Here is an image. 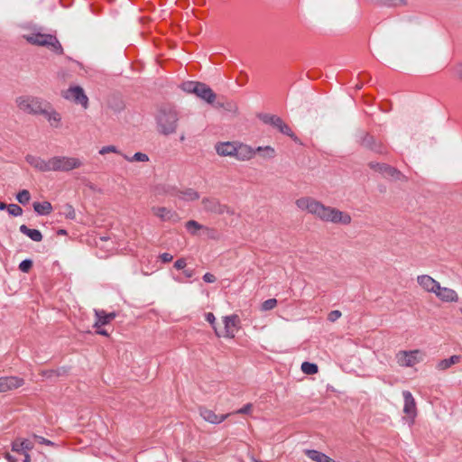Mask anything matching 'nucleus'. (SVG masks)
Returning a JSON list of instances; mask_svg holds the SVG:
<instances>
[{
  "mask_svg": "<svg viewBox=\"0 0 462 462\" xmlns=\"http://www.w3.org/2000/svg\"><path fill=\"white\" fill-rule=\"evenodd\" d=\"M296 205L300 209L307 211L325 222L341 225H348L351 223L352 218L349 214L335 208L325 206L310 197L297 199Z\"/></svg>",
  "mask_w": 462,
  "mask_h": 462,
  "instance_id": "1",
  "label": "nucleus"
},
{
  "mask_svg": "<svg viewBox=\"0 0 462 462\" xmlns=\"http://www.w3.org/2000/svg\"><path fill=\"white\" fill-rule=\"evenodd\" d=\"M25 161L36 171L42 172L61 171L67 172L83 166V161L78 157L56 155L49 159L28 154Z\"/></svg>",
  "mask_w": 462,
  "mask_h": 462,
  "instance_id": "2",
  "label": "nucleus"
},
{
  "mask_svg": "<svg viewBox=\"0 0 462 462\" xmlns=\"http://www.w3.org/2000/svg\"><path fill=\"white\" fill-rule=\"evenodd\" d=\"M179 116L175 109L171 107H162L159 110L156 116L157 128L160 134L170 135L176 132Z\"/></svg>",
  "mask_w": 462,
  "mask_h": 462,
  "instance_id": "3",
  "label": "nucleus"
},
{
  "mask_svg": "<svg viewBox=\"0 0 462 462\" xmlns=\"http://www.w3.org/2000/svg\"><path fill=\"white\" fill-rule=\"evenodd\" d=\"M24 39L33 44L38 46H45L48 47L51 51L55 53L61 54L62 47L56 36L49 33H42L38 30H34L25 35H23Z\"/></svg>",
  "mask_w": 462,
  "mask_h": 462,
  "instance_id": "4",
  "label": "nucleus"
},
{
  "mask_svg": "<svg viewBox=\"0 0 462 462\" xmlns=\"http://www.w3.org/2000/svg\"><path fill=\"white\" fill-rule=\"evenodd\" d=\"M180 88L186 93L195 94L208 104H213L216 99L214 91L207 84L202 82L185 81L180 85Z\"/></svg>",
  "mask_w": 462,
  "mask_h": 462,
  "instance_id": "5",
  "label": "nucleus"
},
{
  "mask_svg": "<svg viewBox=\"0 0 462 462\" xmlns=\"http://www.w3.org/2000/svg\"><path fill=\"white\" fill-rule=\"evenodd\" d=\"M16 104L20 110L33 115H42L46 106L42 98L35 97H19Z\"/></svg>",
  "mask_w": 462,
  "mask_h": 462,
  "instance_id": "6",
  "label": "nucleus"
},
{
  "mask_svg": "<svg viewBox=\"0 0 462 462\" xmlns=\"http://www.w3.org/2000/svg\"><path fill=\"white\" fill-rule=\"evenodd\" d=\"M424 355L420 350H401L396 353L397 364L402 367H412L423 360Z\"/></svg>",
  "mask_w": 462,
  "mask_h": 462,
  "instance_id": "7",
  "label": "nucleus"
},
{
  "mask_svg": "<svg viewBox=\"0 0 462 462\" xmlns=\"http://www.w3.org/2000/svg\"><path fill=\"white\" fill-rule=\"evenodd\" d=\"M62 97L66 100L80 105L84 109L88 107V97L84 89L79 86H71L62 92Z\"/></svg>",
  "mask_w": 462,
  "mask_h": 462,
  "instance_id": "8",
  "label": "nucleus"
},
{
  "mask_svg": "<svg viewBox=\"0 0 462 462\" xmlns=\"http://www.w3.org/2000/svg\"><path fill=\"white\" fill-rule=\"evenodd\" d=\"M259 118L264 124L270 125L277 128L282 134L292 138L293 140L297 139L290 126L287 124H285L280 116L270 114H262L259 116Z\"/></svg>",
  "mask_w": 462,
  "mask_h": 462,
  "instance_id": "9",
  "label": "nucleus"
},
{
  "mask_svg": "<svg viewBox=\"0 0 462 462\" xmlns=\"http://www.w3.org/2000/svg\"><path fill=\"white\" fill-rule=\"evenodd\" d=\"M24 384V380L18 376L0 377V393L17 389Z\"/></svg>",
  "mask_w": 462,
  "mask_h": 462,
  "instance_id": "10",
  "label": "nucleus"
},
{
  "mask_svg": "<svg viewBox=\"0 0 462 462\" xmlns=\"http://www.w3.org/2000/svg\"><path fill=\"white\" fill-rule=\"evenodd\" d=\"M256 153V148H253L252 146L243 143H236V154L235 158L238 161H249L254 157Z\"/></svg>",
  "mask_w": 462,
  "mask_h": 462,
  "instance_id": "11",
  "label": "nucleus"
},
{
  "mask_svg": "<svg viewBox=\"0 0 462 462\" xmlns=\"http://www.w3.org/2000/svg\"><path fill=\"white\" fill-rule=\"evenodd\" d=\"M404 405H403V412L411 418V421L414 420L417 415L416 402L415 400L409 391L402 392Z\"/></svg>",
  "mask_w": 462,
  "mask_h": 462,
  "instance_id": "12",
  "label": "nucleus"
},
{
  "mask_svg": "<svg viewBox=\"0 0 462 462\" xmlns=\"http://www.w3.org/2000/svg\"><path fill=\"white\" fill-rule=\"evenodd\" d=\"M152 213L162 221H171L173 223H177L180 219V217L175 211L164 207H154L152 208Z\"/></svg>",
  "mask_w": 462,
  "mask_h": 462,
  "instance_id": "13",
  "label": "nucleus"
},
{
  "mask_svg": "<svg viewBox=\"0 0 462 462\" xmlns=\"http://www.w3.org/2000/svg\"><path fill=\"white\" fill-rule=\"evenodd\" d=\"M96 320L94 328H99L105 325L109 324L113 319H116V313L115 311L106 312L104 310H94Z\"/></svg>",
  "mask_w": 462,
  "mask_h": 462,
  "instance_id": "14",
  "label": "nucleus"
},
{
  "mask_svg": "<svg viewBox=\"0 0 462 462\" xmlns=\"http://www.w3.org/2000/svg\"><path fill=\"white\" fill-rule=\"evenodd\" d=\"M417 282L423 290L434 294L436 291L439 290L440 284L439 282L427 274L419 275L417 277Z\"/></svg>",
  "mask_w": 462,
  "mask_h": 462,
  "instance_id": "15",
  "label": "nucleus"
},
{
  "mask_svg": "<svg viewBox=\"0 0 462 462\" xmlns=\"http://www.w3.org/2000/svg\"><path fill=\"white\" fill-rule=\"evenodd\" d=\"M435 295L444 302H457L458 295L456 291L448 287H441L436 291Z\"/></svg>",
  "mask_w": 462,
  "mask_h": 462,
  "instance_id": "16",
  "label": "nucleus"
},
{
  "mask_svg": "<svg viewBox=\"0 0 462 462\" xmlns=\"http://www.w3.org/2000/svg\"><path fill=\"white\" fill-rule=\"evenodd\" d=\"M203 208L208 212L223 214L226 211V207L222 205L217 199L205 198L202 199Z\"/></svg>",
  "mask_w": 462,
  "mask_h": 462,
  "instance_id": "17",
  "label": "nucleus"
},
{
  "mask_svg": "<svg viewBox=\"0 0 462 462\" xmlns=\"http://www.w3.org/2000/svg\"><path fill=\"white\" fill-rule=\"evenodd\" d=\"M236 143L237 142H223V143H217L215 145V149L217 153L219 156H230L235 157L236 154Z\"/></svg>",
  "mask_w": 462,
  "mask_h": 462,
  "instance_id": "18",
  "label": "nucleus"
},
{
  "mask_svg": "<svg viewBox=\"0 0 462 462\" xmlns=\"http://www.w3.org/2000/svg\"><path fill=\"white\" fill-rule=\"evenodd\" d=\"M239 322L237 315L226 316L224 318L225 337L233 338L235 337L236 328Z\"/></svg>",
  "mask_w": 462,
  "mask_h": 462,
  "instance_id": "19",
  "label": "nucleus"
},
{
  "mask_svg": "<svg viewBox=\"0 0 462 462\" xmlns=\"http://www.w3.org/2000/svg\"><path fill=\"white\" fill-rule=\"evenodd\" d=\"M199 412H200V416L206 421H208L212 424H219L229 416V414L217 415L213 411L206 409V408H201L199 410Z\"/></svg>",
  "mask_w": 462,
  "mask_h": 462,
  "instance_id": "20",
  "label": "nucleus"
},
{
  "mask_svg": "<svg viewBox=\"0 0 462 462\" xmlns=\"http://www.w3.org/2000/svg\"><path fill=\"white\" fill-rule=\"evenodd\" d=\"M32 448V442L27 439H17L12 442V450L14 452L24 454Z\"/></svg>",
  "mask_w": 462,
  "mask_h": 462,
  "instance_id": "21",
  "label": "nucleus"
},
{
  "mask_svg": "<svg viewBox=\"0 0 462 462\" xmlns=\"http://www.w3.org/2000/svg\"><path fill=\"white\" fill-rule=\"evenodd\" d=\"M19 231L34 242H41L43 237L40 230L29 228L26 225H21Z\"/></svg>",
  "mask_w": 462,
  "mask_h": 462,
  "instance_id": "22",
  "label": "nucleus"
},
{
  "mask_svg": "<svg viewBox=\"0 0 462 462\" xmlns=\"http://www.w3.org/2000/svg\"><path fill=\"white\" fill-rule=\"evenodd\" d=\"M361 143L363 146L367 147L375 152L382 153L383 152V147L381 144H377L374 137L367 134H365Z\"/></svg>",
  "mask_w": 462,
  "mask_h": 462,
  "instance_id": "23",
  "label": "nucleus"
},
{
  "mask_svg": "<svg viewBox=\"0 0 462 462\" xmlns=\"http://www.w3.org/2000/svg\"><path fill=\"white\" fill-rule=\"evenodd\" d=\"M33 209L40 216H47L52 211V206L48 201L34 202Z\"/></svg>",
  "mask_w": 462,
  "mask_h": 462,
  "instance_id": "24",
  "label": "nucleus"
},
{
  "mask_svg": "<svg viewBox=\"0 0 462 462\" xmlns=\"http://www.w3.org/2000/svg\"><path fill=\"white\" fill-rule=\"evenodd\" d=\"M42 115H43L46 117V119L49 121L51 125H52L54 127H58L61 121V116L60 115V113H58L55 110L48 111L45 108L44 112H42Z\"/></svg>",
  "mask_w": 462,
  "mask_h": 462,
  "instance_id": "25",
  "label": "nucleus"
},
{
  "mask_svg": "<svg viewBox=\"0 0 462 462\" xmlns=\"http://www.w3.org/2000/svg\"><path fill=\"white\" fill-rule=\"evenodd\" d=\"M178 198L185 201H193L199 199V194L193 189H186L179 191Z\"/></svg>",
  "mask_w": 462,
  "mask_h": 462,
  "instance_id": "26",
  "label": "nucleus"
},
{
  "mask_svg": "<svg viewBox=\"0 0 462 462\" xmlns=\"http://www.w3.org/2000/svg\"><path fill=\"white\" fill-rule=\"evenodd\" d=\"M460 359H461L460 356L454 355V356H450L449 358L440 360L437 365V368L439 370H446V369L449 368L451 365L458 363L460 361Z\"/></svg>",
  "mask_w": 462,
  "mask_h": 462,
  "instance_id": "27",
  "label": "nucleus"
},
{
  "mask_svg": "<svg viewBox=\"0 0 462 462\" xmlns=\"http://www.w3.org/2000/svg\"><path fill=\"white\" fill-rule=\"evenodd\" d=\"M305 454L309 458L316 462H326L328 456L316 449H306Z\"/></svg>",
  "mask_w": 462,
  "mask_h": 462,
  "instance_id": "28",
  "label": "nucleus"
},
{
  "mask_svg": "<svg viewBox=\"0 0 462 462\" xmlns=\"http://www.w3.org/2000/svg\"><path fill=\"white\" fill-rule=\"evenodd\" d=\"M256 152H260L261 156L264 159L271 160L275 157L276 152L274 148L272 146H258L256 148Z\"/></svg>",
  "mask_w": 462,
  "mask_h": 462,
  "instance_id": "29",
  "label": "nucleus"
},
{
  "mask_svg": "<svg viewBox=\"0 0 462 462\" xmlns=\"http://www.w3.org/2000/svg\"><path fill=\"white\" fill-rule=\"evenodd\" d=\"M122 156L124 157L125 160H126L127 162H148L149 161V157L146 153H143V152H135L133 156H128L127 154H122Z\"/></svg>",
  "mask_w": 462,
  "mask_h": 462,
  "instance_id": "30",
  "label": "nucleus"
},
{
  "mask_svg": "<svg viewBox=\"0 0 462 462\" xmlns=\"http://www.w3.org/2000/svg\"><path fill=\"white\" fill-rule=\"evenodd\" d=\"M301 371L309 375L315 374L319 371V367L314 363L303 362L301 364Z\"/></svg>",
  "mask_w": 462,
  "mask_h": 462,
  "instance_id": "31",
  "label": "nucleus"
},
{
  "mask_svg": "<svg viewBox=\"0 0 462 462\" xmlns=\"http://www.w3.org/2000/svg\"><path fill=\"white\" fill-rule=\"evenodd\" d=\"M185 227L187 231L189 232L191 235H196L197 232L203 227V226L195 220H189L188 222H186Z\"/></svg>",
  "mask_w": 462,
  "mask_h": 462,
  "instance_id": "32",
  "label": "nucleus"
},
{
  "mask_svg": "<svg viewBox=\"0 0 462 462\" xmlns=\"http://www.w3.org/2000/svg\"><path fill=\"white\" fill-rule=\"evenodd\" d=\"M16 199L19 203L26 205L31 199V194L27 189H22L16 194Z\"/></svg>",
  "mask_w": 462,
  "mask_h": 462,
  "instance_id": "33",
  "label": "nucleus"
},
{
  "mask_svg": "<svg viewBox=\"0 0 462 462\" xmlns=\"http://www.w3.org/2000/svg\"><path fill=\"white\" fill-rule=\"evenodd\" d=\"M383 176L391 177L394 180H399L402 176V173L395 168L388 165V167L386 168V171L383 173Z\"/></svg>",
  "mask_w": 462,
  "mask_h": 462,
  "instance_id": "34",
  "label": "nucleus"
},
{
  "mask_svg": "<svg viewBox=\"0 0 462 462\" xmlns=\"http://www.w3.org/2000/svg\"><path fill=\"white\" fill-rule=\"evenodd\" d=\"M379 5L385 6H398L405 5V0H375Z\"/></svg>",
  "mask_w": 462,
  "mask_h": 462,
  "instance_id": "35",
  "label": "nucleus"
},
{
  "mask_svg": "<svg viewBox=\"0 0 462 462\" xmlns=\"http://www.w3.org/2000/svg\"><path fill=\"white\" fill-rule=\"evenodd\" d=\"M9 215L13 217H19L23 214V208L16 204H9L7 206Z\"/></svg>",
  "mask_w": 462,
  "mask_h": 462,
  "instance_id": "36",
  "label": "nucleus"
},
{
  "mask_svg": "<svg viewBox=\"0 0 462 462\" xmlns=\"http://www.w3.org/2000/svg\"><path fill=\"white\" fill-rule=\"evenodd\" d=\"M277 305L276 299H268L264 300L261 305V310L263 311L271 310L274 309Z\"/></svg>",
  "mask_w": 462,
  "mask_h": 462,
  "instance_id": "37",
  "label": "nucleus"
},
{
  "mask_svg": "<svg viewBox=\"0 0 462 462\" xmlns=\"http://www.w3.org/2000/svg\"><path fill=\"white\" fill-rule=\"evenodd\" d=\"M220 107H223L225 110L232 113L237 112V106L233 101H226V103H218L217 105Z\"/></svg>",
  "mask_w": 462,
  "mask_h": 462,
  "instance_id": "38",
  "label": "nucleus"
},
{
  "mask_svg": "<svg viewBox=\"0 0 462 462\" xmlns=\"http://www.w3.org/2000/svg\"><path fill=\"white\" fill-rule=\"evenodd\" d=\"M99 154L101 155H105L108 152H114V153H118V154H123L118 149L116 146L115 145H106V146H103L100 150H99Z\"/></svg>",
  "mask_w": 462,
  "mask_h": 462,
  "instance_id": "39",
  "label": "nucleus"
},
{
  "mask_svg": "<svg viewBox=\"0 0 462 462\" xmlns=\"http://www.w3.org/2000/svg\"><path fill=\"white\" fill-rule=\"evenodd\" d=\"M369 166L371 169H373L375 171H378L383 175L384 171H386V168L388 167L385 163H379V162H370Z\"/></svg>",
  "mask_w": 462,
  "mask_h": 462,
  "instance_id": "40",
  "label": "nucleus"
},
{
  "mask_svg": "<svg viewBox=\"0 0 462 462\" xmlns=\"http://www.w3.org/2000/svg\"><path fill=\"white\" fill-rule=\"evenodd\" d=\"M32 261L30 259H25L20 263L19 269L23 273H28L29 270L32 268Z\"/></svg>",
  "mask_w": 462,
  "mask_h": 462,
  "instance_id": "41",
  "label": "nucleus"
},
{
  "mask_svg": "<svg viewBox=\"0 0 462 462\" xmlns=\"http://www.w3.org/2000/svg\"><path fill=\"white\" fill-rule=\"evenodd\" d=\"M253 405L252 403H246L239 410L236 411L235 413L236 414H249L252 411Z\"/></svg>",
  "mask_w": 462,
  "mask_h": 462,
  "instance_id": "42",
  "label": "nucleus"
},
{
  "mask_svg": "<svg viewBox=\"0 0 462 462\" xmlns=\"http://www.w3.org/2000/svg\"><path fill=\"white\" fill-rule=\"evenodd\" d=\"M341 317V312L339 310H332L328 315V319L331 322H335Z\"/></svg>",
  "mask_w": 462,
  "mask_h": 462,
  "instance_id": "43",
  "label": "nucleus"
},
{
  "mask_svg": "<svg viewBox=\"0 0 462 462\" xmlns=\"http://www.w3.org/2000/svg\"><path fill=\"white\" fill-rule=\"evenodd\" d=\"M34 439L40 443L47 446H53L54 443L42 436L34 435Z\"/></svg>",
  "mask_w": 462,
  "mask_h": 462,
  "instance_id": "44",
  "label": "nucleus"
},
{
  "mask_svg": "<svg viewBox=\"0 0 462 462\" xmlns=\"http://www.w3.org/2000/svg\"><path fill=\"white\" fill-rule=\"evenodd\" d=\"M187 263L184 258H180L174 263V267L178 270H182L186 267Z\"/></svg>",
  "mask_w": 462,
  "mask_h": 462,
  "instance_id": "45",
  "label": "nucleus"
},
{
  "mask_svg": "<svg viewBox=\"0 0 462 462\" xmlns=\"http://www.w3.org/2000/svg\"><path fill=\"white\" fill-rule=\"evenodd\" d=\"M203 281L208 283H212L216 282V277L214 274L207 273L203 275Z\"/></svg>",
  "mask_w": 462,
  "mask_h": 462,
  "instance_id": "46",
  "label": "nucleus"
},
{
  "mask_svg": "<svg viewBox=\"0 0 462 462\" xmlns=\"http://www.w3.org/2000/svg\"><path fill=\"white\" fill-rule=\"evenodd\" d=\"M160 259L163 263H170L172 261L173 256L169 253H163V254H160Z\"/></svg>",
  "mask_w": 462,
  "mask_h": 462,
  "instance_id": "47",
  "label": "nucleus"
},
{
  "mask_svg": "<svg viewBox=\"0 0 462 462\" xmlns=\"http://www.w3.org/2000/svg\"><path fill=\"white\" fill-rule=\"evenodd\" d=\"M205 319L210 323L211 325H213L216 321V318H215V315L212 313V312H208L205 314Z\"/></svg>",
  "mask_w": 462,
  "mask_h": 462,
  "instance_id": "48",
  "label": "nucleus"
},
{
  "mask_svg": "<svg viewBox=\"0 0 462 462\" xmlns=\"http://www.w3.org/2000/svg\"><path fill=\"white\" fill-rule=\"evenodd\" d=\"M5 458L8 462H17V461H18V460H17V458H16L14 456L11 455L10 453H6V454L5 455Z\"/></svg>",
  "mask_w": 462,
  "mask_h": 462,
  "instance_id": "49",
  "label": "nucleus"
},
{
  "mask_svg": "<svg viewBox=\"0 0 462 462\" xmlns=\"http://www.w3.org/2000/svg\"><path fill=\"white\" fill-rule=\"evenodd\" d=\"M97 334L108 337L109 334L106 329L102 328L101 327L99 328H97L96 330Z\"/></svg>",
  "mask_w": 462,
  "mask_h": 462,
  "instance_id": "50",
  "label": "nucleus"
},
{
  "mask_svg": "<svg viewBox=\"0 0 462 462\" xmlns=\"http://www.w3.org/2000/svg\"><path fill=\"white\" fill-rule=\"evenodd\" d=\"M183 273L187 278H191L194 275V271L190 269L185 270Z\"/></svg>",
  "mask_w": 462,
  "mask_h": 462,
  "instance_id": "51",
  "label": "nucleus"
},
{
  "mask_svg": "<svg viewBox=\"0 0 462 462\" xmlns=\"http://www.w3.org/2000/svg\"><path fill=\"white\" fill-rule=\"evenodd\" d=\"M69 212L68 214V217L74 218V217H75L74 209L72 208L71 206H69Z\"/></svg>",
  "mask_w": 462,
  "mask_h": 462,
  "instance_id": "52",
  "label": "nucleus"
},
{
  "mask_svg": "<svg viewBox=\"0 0 462 462\" xmlns=\"http://www.w3.org/2000/svg\"><path fill=\"white\" fill-rule=\"evenodd\" d=\"M456 73L458 76V78H460L462 79V65L457 67Z\"/></svg>",
  "mask_w": 462,
  "mask_h": 462,
  "instance_id": "53",
  "label": "nucleus"
},
{
  "mask_svg": "<svg viewBox=\"0 0 462 462\" xmlns=\"http://www.w3.org/2000/svg\"><path fill=\"white\" fill-rule=\"evenodd\" d=\"M24 459L23 462H31V457L28 452H25L24 454Z\"/></svg>",
  "mask_w": 462,
  "mask_h": 462,
  "instance_id": "54",
  "label": "nucleus"
},
{
  "mask_svg": "<svg viewBox=\"0 0 462 462\" xmlns=\"http://www.w3.org/2000/svg\"><path fill=\"white\" fill-rule=\"evenodd\" d=\"M7 206L5 203L0 201V210L7 209Z\"/></svg>",
  "mask_w": 462,
  "mask_h": 462,
  "instance_id": "55",
  "label": "nucleus"
},
{
  "mask_svg": "<svg viewBox=\"0 0 462 462\" xmlns=\"http://www.w3.org/2000/svg\"><path fill=\"white\" fill-rule=\"evenodd\" d=\"M252 461L253 462H263L262 460H259V459H257V458H255L254 457H252Z\"/></svg>",
  "mask_w": 462,
  "mask_h": 462,
  "instance_id": "56",
  "label": "nucleus"
},
{
  "mask_svg": "<svg viewBox=\"0 0 462 462\" xmlns=\"http://www.w3.org/2000/svg\"><path fill=\"white\" fill-rule=\"evenodd\" d=\"M174 280H175L176 282H183V281H182L181 279H180V278H176V277H174Z\"/></svg>",
  "mask_w": 462,
  "mask_h": 462,
  "instance_id": "57",
  "label": "nucleus"
},
{
  "mask_svg": "<svg viewBox=\"0 0 462 462\" xmlns=\"http://www.w3.org/2000/svg\"><path fill=\"white\" fill-rule=\"evenodd\" d=\"M59 234H65V230H60Z\"/></svg>",
  "mask_w": 462,
  "mask_h": 462,
  "instance_id": "58",
  "label": "nucleus"
},
{
  "mask_svg": "<svg viewBox=\"0 0 462 462\" xmlns=\"http://www.w3.org/2000/svg\"><path fill=\"white\" fill-rule=\"evenodd\" d=\"M185 139L184 135L180 136V140L183 141Z\"/></svg>",
  "mask_w": 462,
  "mask_h": 462,
  "instance_id": "59",
  "label": "nucleus"
}]
</instances>
